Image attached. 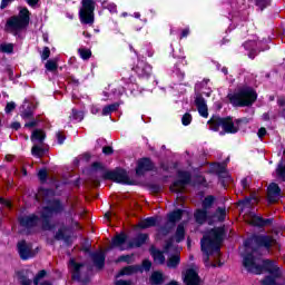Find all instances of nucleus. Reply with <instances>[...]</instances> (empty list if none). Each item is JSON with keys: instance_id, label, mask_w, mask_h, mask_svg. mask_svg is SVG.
<instances>
[{"instance_id": "f257e3e1", "label": "nucleus", "mask_w": 285, "mask_h": 285, "mask_svg": "<svg viewBox=\"0 0 285 285\" xmlns=\"http://www.w3.org/2000/svg\"><path fill=\"white\" fill-rule=\"evenodd\" d=\"M243 265L248 273H253L254 275H262L264 271L269 273L272 276H267L263 279V285H285V277L282 276V269H279L277 263L273 261L255 258L253 254H249L244 257Z\"/></svg>"}, {"instance_id": "f03ea898", "label": "nucleus", "mask_w": 285, "mask_h": 285, "mask_svg": "<svg viewBox=\"0 0 285 285\" xmlns=\"http://www.w3.org/2000/svg\"><path fill=\"white\" fill-rule=\"evenodd\" d=\"M224 239V228L217 227L209 230L204 235L200 240V248L204 253V262L207 264L210 255H219V248L222 246V240Z\"/></svg>"}, {"instance_id": "7ed1b4c3", "label": "nucleus", "mask_w": 285, "mask_h": 285, "mask_svg": "<svg viewBox=\"0 0 285 285\" xmlns=\"http://www.w3.org/2000/svg\"><path fill=\"white\" fill-rule=\"evenodd\" d=\"M230 104L244 108L246 106H253L257 101V92L250 87H243L234 95H228Z\"/></svg>"}, {"instance_id": "20e7f679", "label": "nucleus", "mask_w": 285, "mask_h": 285, "mask_svg": "<svg viewBox=\"0 0 285 285\" xmlns=\"http://www.w3.org/2000/svg\"><path fill=\"white\" fill-rule=\"evenodd\" d=\"M208 126L210 130H214L217 132L219 128H223L224 132H228L232 135H235L239 130V125L242 124V120H233V118H219L217 116H214L208 120Z\"/></svg>"}, {"instance_id": "39448f33", "label": "nucleus", "mask_w": 285, "mask_h": 285, "mask_svg": "<svg viewBox=\"0 0 285 285\" xmlns=\"http://www.w3.org/2000/svg\"><path fill=\"white\" fill-rule=\"evenodd\" d=\"M195 219L197 224H204V222H208V224L224 222L226 219V208H218L213 216H210V212L207 209H198L195 213Z\"/></svg>"}, {"instance_id": "423d86ee", "label": "nucleus", "mask_w": 285, "mask_h": 285, "mask_svg": "<svg viewBox=\"0 0 285 285\" xmlns=\"http://www.w3.org/2000/svg\"><path fill=\"white\" fill-rule=\"evenodd\" d=\"M29 23H30V11L28 10V8H22L18 16H14L8 20L7 26L11 30L19 32V30H23V28H28Z\"/></svg>"}, {"instance_id": "0eeeda50", "label": "nucleus", "mask_w": 285, "mask_h": 285, "mask_svg": "<svg viewBox=\"0 0 285 285\" xmlns=\"http://www.w3.org/2000/svg\"><path fill=\"white\" fill-rule=\"evenodd\" d=\"M63 210V207L61 206V203L59 200H52L49 202L47 206L42 208V212L40 213V218L42 219V228L45 230H50L52 226L48 224V219L52 217V215H57V213H61Z\"/></svg>"}, {"instance_id": "6e6552de", "label": "nucleus", "mask_w": 285, "mask_h": 285, "mask_svg": "<svg viewBox=\"0 0 285 285\" xmlns=\"http://www.w3.org/2000/svg\"><path fill=\"white\" fill-rule=\"evenodd\" d=\"M82 7L79 11L81 23H94L95 22V0H82Z\"/></svg>"}, {"instance_id": "1a4fd4ad", "label": "nucleus", "mask_w": 285, "mask_h": 285, "mask_svg": "<svg viewBox=\"0 0 285 285\" xmlns=\"http://www.w3.org/2000/svg\"><path fill=\"white\" fill-rule=\"evenodd\" d=\"M104 179H111V181H117V184H130V178L128 173L124 169H118L116 171H107L104 175Z\"/></svg>"}, {"instance_id": "9d476101", "label": "nucleus", "mask_w": 285, "mask_h": 285, "mask_svg": "<svg viewBox=\"0 0 285 285\" xmlns=\"http://www.w3.org/2000/svg\"><path fill=\"white\" fill-rule=\"evenodd\" d=\"M178 179L179 180L175 181L170 187L171 193H181V190H184L186 185L190 181V174L188 171H179Z\"/></svg>"}, {"instance_id": "9b49d317", "label": "nucleus", "mask_w": 285, "mask_h": 285, "mask_svg": "<svg viewBox=\"0 0 285 285\" xmlns=\"http://www.w3.org/2000/svg\"><path fill=\"white\" fill-rule=\"evenodd\" d=\"M18 253L21 259H30L37 255V252L32 250V245L21 240L18 243Z\"/></svg>"}, {"instance_id": "f8f14e48", "label": "nucleus", "mask_w": 285, "mask_h": 285, "mask_svg": "<svg viewBox=\"0 0 285 285\" xmlns=\"http://www.w3.org/2000/svg\"><path fill=\"white\" fill-rule=\"evenodd\" d=\"M132 70H135L140 79H148V77L153 72V67H150V65H148L144 60H139Z\"/></svg>"}, {"instance_id": "ddd939ff", "label": "nucleus", "mask_w": 285, "mask_h": 285, "mask_svg": "<svg viewBox=\"0 0 285 285\" xmlns=\"http://www.w3.org/2000/svg\"><path fill=\"white\" fill-rule=\"evenodd\" d=\"M126 234H118L111 242L112 246L116 248H119L120 250H129V248H132V243L127 242Z\"/></svg>"}, {"instance_id": "4468645a", "label": "nucleus", "mask_w": 285, "mask_h": 285, "mask_svg": "<svg viewBox=\"0 0 285 285\" xmlns=\"http://www.w3.org/2000/svg\"><path fill=\"white\" fill-rule=\"evenodd\" d=\"M184 282L186 285H199V275L194 268L186 271L184 276Z\"/></svg>"}, {"instance_id": "2eb2a0df", "label": "nucleus", "mask_w": 285, "mask_h": 285, "mask_svg": "<svg viewBox=\"0 0 285 285\" xmlns=\"http://www.w3.org/2000/svg\"><path fill=\"white\" fill-rule=\"evenodd\" d=\"M267 195L269 202H277L282 197V189L279 185L272 183L267 188Z\"/></svg>"}, {"instance_id": "dca6fc26", "label": "nucleus", "mask_w": 285, "mask_h": 285, "mask_svg": "<svg viewBox=\"0 0 285 285\" xmlns=\"http://www.w3.org/2000/svg\"><path fill=\"white\" fill-rule=\"evenodd\" d=\"M21 226L24 228H32V226H37L39 224V216L30 215V216H22L19 219Z\"/></svg>"}, {"instance_id": "f3484780", "label": "nucleus", "mask_w": 285, "mask_h": 285, "mask_svg": "<svg viewBox=\"0 0 285 285\" xmlns=\"http://www.w3.org/2000/svg\"><path fill=\"white\" fill-rule=\"evenodd\" d=\"M195 104H196V107H197V110H198L200 117H204L205 119H207L208 106L206 105V100L204 98H202V96H197Z\"/></svg>"}, {"instance_id": "a211bd4d", "label": "nucleus", "mask_w": 285, "mask_h": 285, "mask_svg": "<svg viewBox=\"0 0 285 285\" xmlns=\"http://www.w3.org/2000/svg\"><path fill=\"white\" fill-rule=\"evenodd\" d=\"M153 170V161L148 158H142L138 161V167L136 169L137 175H144V173Z\"/></svg>"}, {"instance_id": "6ab92c4d", "label": "nucleus", "mask_w": 285, "mask_h": 285, "mask_svg": "<svg viewBox=\"0 0 285 285\" xmlns=\"http://www.w3.org/2000/svg\"><path fill=\"white\" fill-rule=\"evenodd\" d=\"M254 242L258 246H264L265 248H271V246H273L274 240H273V237H271V236L261 235V236L254 237Z\"/></svg>"}, {"instance_id": "aec40b11", "label": "nucleus", "mask_w": 285, "mask_h": 285, "mask_svg": "<svg viewBox=\"0 0 285 285\" xmlns=\"http://www.w3.org/2000/svg\"><path fill=\"white\" fill-rule=\"evenodd\" d=\"M92 259L95 266H97V268H101L106 263V255L104 254V252H97L92 254Z\"/></svg>"}, {"instance_id": "412c9836", "label": "nucleus", "mask_w": 285, "mask_h": 285, "mask_svg": "<svg viewBox=\"0 0 285 285\" xmlns=\"http://www.w3.org/2000/svg\"><path fill=\"white\" fill-rule=\"evenodd\" d=\"M181 215H184V212L181 209H177L168 215V223L167 226H175L176 222H179L181 219Z\"/></svg>"}, {"instance_id": "4be33fe9", "label": "nucleus", "mask_w": 285, "mask_h": 285, "mask_svg": "<svg viewBox=\"0 0 285 285\" xmlns=\"http://www.w3.org/2000/svg\"><path fill=\"white\" fill-rule=\"evenodd\" d=\"M148 242V236L147 234H139L132 242L131 246L132 248H139V246H144Z\"/></svg>"}, {"instance_id": "5701e85b", "label": "nucleus", "mask_w": 285, "mask_h": 285, "mask_svg": "<svg viewBox=\"0 0 285 285\" xmlns=\"http://www.w3.org/2000/svg\"><path fill=\"white\" fill-rule=\"evenodd\" d=\"M151 285L164 284V274L161 272H154L149 278Z\"/></svg>"}, {"instance_id": "b1692460", "label": "nucleus", "mask_w": 285, "mask_h": 285, "mask_svg": "<svg viewBox=\"0 0 285 285\" xmlns=\"http://www.w3.org/2000/svg\"><path fill=\"white\" fill-rule=\"evenodd\" d=\"M157 225V218L155 217H148L144 220H141L139 224H138V227L139 228H153V226H156Z\"/></svg>"}, {"instance_id": "393cba45", "label": "nucleus", "mask_w": 285, "mask_h": 285, "mask_svg": "<svg viewBox=\"0 0 285 285\" xmlns=\"http://www.w3.org/2000/svg\"><path fill=\"white\" fill-rule=\"evenodd\" d=\"M69 266L70 268H72V279H79V271L81 268V266H83L82 264H78L77 262H75V259H70L69 262Z\"/></svg>"}, {"instance_id": "a878e982", "label": "nucleus", "mask_w": 285, "mask_h": 285, "mask_svg": "<svg viewBox=\"0 0 285 285\" xmlns=\"http://www.w3.org/2000/svg\"><path fill=\"white\" fill-rule=\"evenodd\" d=\"M151 255L154 257L155 264H164L166 262V257L160 250L151 249Z\"/></svg>"}, {"instance_id": "bb28decb", "label": "nucleus", "mask_w": 285, "mask_h": 285, "mask_svg": "<svg viewBox=\"0 0 285 285\" xmlns=\"http://www.w3.org/2000/svg\"><path fill=\"white\" fill-rule=\"evenodd\" d=\"M43 139H46V134L43 130L37 129L31 135V141H39V144H42Z\"/></svg>"}, {"instance_id": "cd10ccee", "label": "nucleus", "mask_w": 285, "mask_h": 285, "mask_svg": "<svg viewBox=\"0 0 285 285\" xmlns=\"http://www.w3.org/2000/svg\"><path fill=\"white\" fill-rule=\"evenodd\" d=\"M179 254H175L170 256L169 259L167 261V266L168 268H177V266H179Z\"/></svg>"}, {"instance_id": "c85d7f7f", "label": "nucleus", "mask_w": 285, "mask_h": 285, "mask_svg": "<svg viewBox=\"0 0 285 285\" xmlns=\"http://www.w3.org/2000/svg\"><path fill=\"white\" fill-rule=\"evenodd\" d=\"M185 235H186V232L184 230V225L183 224L178 225L176 235H175V240L177 242V244H179V242H184Z\"/></svg>"}, {"instance_id": "c756f323", "label": "nucleus", "mask_w": 285, "mask_h": 285, "mask_svg": "<svg viewBox=\"0 0 285 285\" xmlns=\"http://www.w3.org/2000/svg\"><path fill=\"white\" fill-rule=\"evenodd\" d=\"M137 271H139V267L128 266L122 268L117 275V277H121L122 275H132V273H137Z\"/></svg>"}, {"instance_id": "7c9ffc66", "label": "nucleus", "mask_w": 285, "mask_h": 285, "mask_svg": "<svg viewBox=\"0 0 285 285\" xmlns=\"http://www.w3.org/2000/svg\"><path fill=\"white\" fill-rule=\"evenodd\" d=\"M118 108H119V104H111L104 107L102 109L104 117H108V115H110L111 112H115Z\"/></svg>"}, {"instance_id": "2f4dec72", "label": "nucleus", "mask_w": 285, "mask_h": 285, "mask_svg": "<svg viewBox=\"0 0 285 285\" xmlns=\"http://www.w3.org/2000/svg\"><path fill=\"white\" fill-rule=\"evenodd\" d=\"M248 224H252L253 226H264L266 222L262 219L259 216H255V214H252V219L247 220Z\"/></svg>"}, {"instance_id": "473e14b6", "label": "nucleus", "mask_w": 285, "mask_h": 285, "mask_svg": "<svg viewBox=\"0 0 285 285\" xmlns=\"http://www.w3.org/2000/svg\"><path fill=\"white\" fill-rule=\"evenodd\" d=\"M71 121H82L83 120V112L77 111L72 109L71 116L69 117Z\"/></svg>"}, {"instance_id": "72a5a7b5", "label": "nucleus", "mask_w": 285, "mask_h": 285, "mask_svg": "<svg viewBox=\"0 0 285 285\" xmlns=\"http://www.w3.org/2000/svg\"><path fill=\"white\" fill-rule=\"evenodd\" d=\"M18 279L21 285L32 284V281H30V278H28V276H26V274H23V272L18 273Z\"/></svg>"}, {"instance_id": "f704fd0d", "label": "nucleus", "mask_w": 285, "mask_h": 285, "mask_svg": "<svg viewBox=\"0 0 285 285\" xmlns=\"http://www.w3.org/2000/svg\"><path fill=\"white\" fill-rule=\"evenodd\" d=\"M213 202H215V198L213 196H208L203 202V209L208 210L210 206H213Z\"/></svg>"}, {"instance_id": "c9c22d12", "label": "nucleus", "mask_w": 285, "mask_h": 285, "mask_svg": "<svg viewBox=\"0 0 285 285\" xmlns=\"http://www.w3.org/2000/svg\"><path fill=\"white\" fill-rule=\"evenodd\" d=\"M81 59H90V57H92V51H90V49H79L78 50Z\"/></svg>"}, {"instance_id": "e433bc0d", "label": "nucleus", "mask_w": 285, "mask_h": 285, "mask_svg": "<svg viewBox=\"0 0 285 285\" xmlns=\"http://www.w3.org/2000/svg\"><path fill=\"white\" fill-rule=\"evenodd\" d=\"M276 175L279 177L283 181H285V166L279 164L276 168Z\"/></svg>"}, {"instance_id": "4c0bfd02", "label": "nucleus", "mask_w": 285, "mask_h": 285, "mask_svg": "<svg viewBox=\"0 0 285 285\" xmlns=\"http://www.w3.org/2000/svg\"><path fill=\"white\" fill-rule=\"evenodd\" d=\"M31 154L33 155V157H43V149L35 145L31 149Z\"/></svg>"}, {"instance_id": "58836bf2", "label": "nucleus", "mask_w": 285, "mask_h": 285, "mask_svg": "<svg viewBox=\"0 0 285 285\" xmlns=\"http://www.w3.org/2000/svg\"><path fill=\"white\" fill-rule=\"evenodd\" d=\"M1 50L2 52H7L8 55H11V52H13L14 50V45L12 43L1 45Z\"/></svg>"}, {"instance_id": "ea45409f", "label": "nucleus", "mask_w": 285, "mask_h": 285, "mask_svg": "<svg viewBox=\"0 0 285 285\" xmlns=\"http://www.w3.org/2000/svg\"><path fill=\"white\" fill-rule=\"evenodd\" d=\"M191 121H193V116L190 114H185L181 118L183 126H190Z\"/></svg>"}, {"instance_id": "a19ab883", "label": "nucleus", "mask_w": 285, "mask_h": 285, "mask_svg": "<svg viewBox=\"0 0 285 285\" xmlns=\"http://www.w3.org/2000/svg\"><path fill=\"white\" fill-rule=\"evenodd\" d=\"M43 277H46V271H40L37 275H36V277H35V279H33V284L35 285H39V282H41V279H43Z\"/></svg>"}, {"instance_id": "79ce46f5", "label": "nucleus", "mask_w": 285, "mask_h": 285, "mask_svg": "<svg viewBox=\"0 0 285 285\" xmlns=\"http://www.w3.org/2000/svg\"><path fill=\"white\" fill-rule=\"evenodd\" d=\"M257 8H259L261 10H264V8H268V6H271V0H258L256 2Z\"/></svg>"}, {"instance_id": "37998d69", "label": "nucleus", "mask_w": 285, "mask_h": 285, "mask_svg": "<svg viewBox=\"0 0 285 285\" xmlns=\"http://www.w3.org/2000/svg\"><path fill=\"white\" fill-rule=\"evenodd\" d=\"M46 68L50 71L53 72V70H57V61L55 60H48L46 63Z\"/></svg>"}, {"instance_id": "c03bdc74", "label": "nucleus", "mask_w": 285, "mask_h": 285, "mask_svg": "<svg viewBox=\"0 0 285 285\" xmlns=\"http://www.w3.org/2000/svg\"><path fill=\"white\" fill-rule=\"evenodd\" d=\"M120 262H126L127 264H130L132 262V256L130 255H122L117 258L116 263L119 264Z\"/></svg>"}, {"instance_id": "a18cd8bd", "label": "nucleus", "mask_w": 285, "mask_h": 285, "mask_svg": "<svg viewBox=\"0 0 285 285\" xmlns=\"http://www.w3.org/2000/svg\"><path fill=\"white\" fill-rule=\"evenodd\" d=\"M209 82V79H204L203 81L196 83V90H204V88H206V86H208Z\"/></svg>"}, {"instance_id": "49530a36", "label": "nucleus", "mask_w": 285, "mask_h": 285, "mask_svg": "<svg viewBox=\"0 0 285 285\" xmlns=\"http://www.w3.org/2000/svg\"><path fill=\"white\" fill-rule=\"evenodd\" d=\"M170 250H177V249L175 248V245H174V240H173V239L169 240V242H167V244H166V246H165V252H166V253H170Z\"/></svg>"}, {"instance_id": "de8ad7c7", "label": "nucleus", "mask_w": 285, "mask_h": 285, "mask_svg": "<svg viewBox=\"0 0 285 285\" xmlns=\"http://www.w3.org/2000/svg\"><path fill=\"white\" fill-rule=\"evenodd\" d=\"M50 57V48L45 47L41 53L42 61H46Z\"/></svg>"}, {"instance_id": "09e8293b", "label": "nucleus", "mask_w": 285, "mask_h": 285, "mask_svg": "<svg viewBox=\"0 0 285 285\" xmlns=\"http://www.w3.org/2000/svg\"><path fill=\"white\" fill-rule=\"evenodd\" d=\"M38 177H39L40 181H46V177H48V171H46V169L39 170Z\"/></svg>"}, {"instance_id": "8fccbe9b", "label": "nucleus", "mask_w": 285, "mask_h": 285, "mask_svg": "<svg viewBox=\"0 0 285 285\" xmlns=\"http://www.w3.org/2000/svg\"><path fill=\"white\" fill-rule=\"evenodd\" d=\"M151 266H153V263H150V261H144L142 262V269L144 271H150Z\"/></svg>"}, {"instance_id": "3c124183", "label": "nucleus", "mask_w": 285, "mask_h": 285, "mask_svg": "<svg viewBox=\"0 0 285 285\" xmlns=\"http://www.w3.org/2000/svg\"><path fill=\"white\" fill-rule=\"evenodd\" d=\"M14 108H17V105L14 102H8L6 107V112H12Z\"/></svg>"}, {"instance_id": "603ef678", "label": "nucleus", "mask_w": 285, "mask_h": 285, "mask_svg": "<svg viewBox=\"0 0 285 285\" xmlns=\"http://www.w3.org/2000/svg\"><path fill=\"white\" fill-rule=\"evenodd\" d=\"M12 1H14V0H2L1 4H0L1 10L8 8V6H10V3H12Z\"/></svg>"}, {"instance_id": "864d4df0", "label": "nucleus", "mask_w": 285, "mask_h": 285, "mask_svg": "<svg viewBox=\"0 0 285 285\" xmlns=\"http://www.w3.org/2000/svg\"><path fill=\"white\" fill-rule=\"evenodd\" d=\"M104 155H112V147L107 146L102 148Z\"/></svg>"}, {"instance_id": "5fc2aeb1", "label": "nucleus", "mask_w": 285, "mask_h": 285, "mask_svg": "<svg viewBox=\"0 0 285 285\" xmlns=\"http://www.w3.org/2000/svg\"><path fill=\"white\" fill-rule=\"evenodd\" d=\"M21 116L23 117V119H30V117H32V111H22Z\"/></svg>"}, {"instance_id": "6e6d98bb", "label": "nucleus", "mask_w": 285, "mask_h": 285, "mask_svg": "<svg viewBox=\"0 0 285 285\" xmlns=\"http://www.w3.org/2000/svg\"><path fill=\"white\" fill-rule=\"evenodd\" d=\"M28 6L30 8H37V3H39V0H27Z\"/></svg>"}, {"instance_id": "4d7b16f0", "label": "nucleus", "mask_w": 285, "mask_h": 285, "mask_svg": "<svg viewBox=\"0 0 285 285\" xmlns=\"http://www.w3.org/2000/svg\"><path fill=\"white\" fill-rule=\"evenodd\" d=\"M168 233L169 230L163 227L158 230V237H161V235H168Z\"/></svg>"}, {"instance_id": "13d9d810", "label": "nucleus", "mask_w": 285, "mask_h": 285, "mask_svg": "<svg viewBox=\"0 0 285 285\" xmlns=\"http://www.w3.org/2000/svg\"><path fill=\"white\" fill-rule=\"evenodd\" d=\"M0 204H2L3 206H7V208H10V206H12L10 200H6L3 198H0Z\"/></svg>"}, {"instance_id": "bf43d9fd", "label": "nucleus", "mask_w": 285, "mask_h": 285, "mask_svg": "<svg viewBox=\"0 0 285 285\" xmlns=\"http://www.w3.org/2000/svg\"><path fill=\"white\" fill-rule=\"evenodd\" d=\"M116 285H132V283L130 281H117L115 283Z\"/></svg>"}, {"instance_id": "052dcab7", "label": "nucleus", "mask_w": 285, "mask_h": 285, "mask_svg": "<svg viewBox=\"0 0 285 285\" xmlns=\"http://www.w3.org/2000/svg\"><path fill=\"white\" fill-rule=\"evenodd\" d=\"M35 126H37V120H32L30 122H27L24 125V128H35Z\"/></svg>"}, {"instance_id": "680f3d73", "label": "nucleus", "mask_w": 285, "mask_h": 285, "mask_svg": "<svg viewBox=\"0 0 285 285\" xmlns=\"http://www.w3.org/2000/svg\"><path fill=\"white\" fill-rule=\"evenodd\" d=\"M58 144H63L66 141V137L61 135V132L57 134Z\"/></svg>"}, {"instance_id": "e2e57ef3", "label": "nucleus", "mask_w": 285, "mask_h": 285, "mask_svg": "<svg viewBox=\"0 0 285 285\" xmlns=\"http://www.w3.org/2000/svg\"><path fill=\"white\" fill-rule=\"evenodd\" d=\"M266 136V128H261L258 130V137L262 139V137H265Z\"/></svg>"}, {"instance_id": "0e129e2a", "label": "nucleus", "mask_w": 285, "mask_h": 285, "mask_svg": "<svg viewBox=\"0 0 285 285\" xmlns=\"http://www.w3.org/2000/svg\"><path fill=\"white\" fill-rule=\"evenodd\" d=\"M108 10H109V12H117V6H115V4H108Z\"/></svg>"}, {"instance_id": "69168bd1", "label": "nucleus", "mask_w": 285, "mask_h": 285, "mask_svg": "<svg viewBox=\"0 0 285 285\" xmlns=\"http://www.w3.org/2000/svg\"><path fill=\"white\" fill-rule=\"evenodd\" d=\"M243 188H248V178H244L242 181H240Z\"/></svg>"}, {"instance_id": "338daca9", "label": "nucleus", "mask_w": 285, "mask_h": 285, "mask_svg": "<svg viewBox=\"0 0 285 285\" xmlns=\"http://www.w3.org/2000/svg\"><path fill=\"white\" fill-rule=\"evenodd\" d=\"M99 112V107L97 106H91V114L97 115Z\"/></svg>"}, {"instance_id": "774afa93", "label": "nucleus", "mask_w": 285, "mask_h": 285, "mask_svg": "<svg viewBox=\"0 0 285 285\" xmlns=\"http://www.w3.org/2000/svg\"><path fill=\"white\" fill-rule=\"evenodd\" d=\"M63 238V230H59L57 234H56V239H62Z\"/></svg>"}]
</instances>
